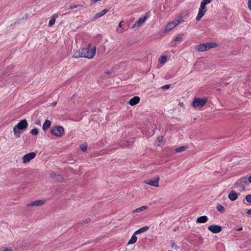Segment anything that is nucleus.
<instances>
[{
	"instance_id": "1",
	"label": "nucleus",
	"mask_w": 251,
	"mask_h": 251,
	"mask_svg": "<svg viewBox=\"0 0 251 251\" xmlns=\"http://www.w3.org/2000/svg\"><path fill=\"white\" fill-rule=\"evenodd\" d=\"M28 123L25 119L21 120L14 127L13 132L17 138L20 137L21 133L25 130L28 126Z\"/></svg>"
},
{
	"instance_id": "2",
	"label": "nucleus",
	"mask_w": 251,
	"mask_h": 251,
	"mask_svg": "<svg viewBox=\"0 0 251 251\" xmlns=\"http://www.w3.org/2000/svg\"><path fill=\"white\" fill-rule=\"evenodd\" d=\"M91 44H89L87 48L82 49L84 58L92 59L96 54V47L93 46L91 48Z\"/></svg>"
},
{
	"instance_id": "3",
	"label": "nucleus",
	"mask_w": 251,
	"mask_h": 251,
	"mask_svg": "<svg viewBox=\"0 0 251 251\" xmlns=\"http://www.w3.org/2000/svg\"><path fill=\"white\" fill-rule=\"evenodd\" d=\"M211 1V0H202L201 1V5L199 9V12L196 19L197 21H200L206 13L207 11L206 5L210 3Z\"/></svg>"
},
{
	"instance_id": "4",
	"label": "nucleus",
	"mask_w": 251,
	"mask_h": 251,
	"mask_svg": "<svg viewBox=\"0 0 251 251\" xmlns=\"http://www.w3.org/2000/svg\"><path fill=\"white\" fill-rule=\"evenodd\" d=\"M50 132L54 136L61 137L64 134V129L62 126H56L52 127Z\"/></svg>"
},
{
	"instance_id": "5",
	"label": "nucleus",
	"mask_w": 251,
	"mask_h": 251,
	"mask_svg": "<svg viewBox=\"0 0 251 251\" xmlns=\"http://www.w3.org/2000/svg\"><path fill=\"white\" fill-rule=\"evenodd\" d=\"M207 100L204 98H195L192 102V105L195 108H201L204 105Z\"/></svg>"
},
{
	"instance_id": "6",
	"label": "nucleus",
	"mask_w": 251,
	"mask_h": 251,
	"mask_svg": "<svg viewBox=\"0 0 251 251\" xmlns=\"http://www.w3.org/2000/svg\"><path fill=\"white\" fill-rule=\"evenodd\" d=\"M248 180L247 179V176H245L241 178L237 181H236L234 184V186L236 188L241 187L242 188L243 190H244L245 189V187L248 183Z\"/></svg>"
},
{
	"instance_id": "7",
	"label": "nucleus",
	"mask_w": 251,
	"mask_h": 251,
	"mask_svg": "<svg viewBox=\"0 0 251 251\" xmlns=\"http://www.w3.org/2000/svg\"><path fill=\"white\" fill-rule=\"evenodd\" d=\"M35 156L36 153L34 152H31L26 154L22 157L23 162L25 164L27 163L34 158Z\"/></svg>"
},
{
	"instance_id": "8",
	"label": "nucleus",
	"mask_w": 251,
	"mask_h": 251,
	"mask_svg": "<svg viewBox=\"0 0 251 251\" xmlns=\"http://www.w3.org/2000/svg\"><path fill=\"white\" fill-rule=\"evenodd\" d=\"M159 179V177L158 176L154 179L145 180L144 183L154 187H158Z\"/></svg>"
},
{
	"instance_id": "9",
	"label": "nucleus",
	"mask_w": 251,
	"mask_h": 251,
	"mask_svg": "<svg viewBox=\"0 0 251 251\" xmlns=\"http://www.w3.org/2000/svg\"><path fill=\"white\" fill-rule=\"evenodd\" d=\"M208 229L214 233H218L222 231V227L220 226L211 225L208 227Z\"/></svg>"
},
{
	"instance_id": "10",
	"label": "nucleus",
	"mask_w": 251,
	"mask_h": 251,
	"mask_svg": "<svg viewBox=\"0 0 251 251\" xmlns=\"http://www.w3.org/2000/svg\"><path fill=\"white\" fill-rule=\"evenodd\" d=\"M188 17V14H185L183 16H180L176 17L175 20L174 22H175L176 25H179L180 24L184 22V20L186 19Z\"/></svg>"
},
{
	"instance_id": "11",
	"label": "nucleus",
	"mask_w": 251,
	"mask_h": 251,
	"mask_svg": "<svg viewBox=\"0 0 251 251\" xmlns=\"http://www.w3.org/2000/svg\"><path fill=\"white\" fill-rule=\"evenodd\" d=\"M146 16H145L144 18H140L137 21L135 22V24L132 26L131 27L133 28L135 27L140 26L146 21Z\"/></svg>"
},
{
	"instance_id": "12",
	"label": "nucleus",
	"mask_w": 251,
	"mask_h": 251,
	"mask_svg": "<svg viewBox=\"0 0 251 251\" xmlns=\"http://www.w3.org/2000/svg\"><path fill=\"white\" fill-rule=\"evenodd\" d=\"M176 26V24L175 22L174 21L169 23L165 27V28L164 29V32H168L170 30L174 28Z\"/></svg>"
},
{
	"instance_id": "13",
	"label": "nucleus",
	"mask_w": 251,
	"mask_h": 251,
	"mask_svg": "<svg viewBox=\"0 0 251 251\" xmlns=\"http://www.w3.org/2000/svg\"><path fill=\"white\" fill-rule=\"evenodd\" d=\"M45 203V201L43 200H37L34 201H32L27 204L28 206H41L44 204Z\"/></svg>"
},
{
	"instance_id": "14",
	"label": "nucleus",
	"mask_w": 251,
	"mask_h": 251,
	"mask_svg": "<svg viewBox=\"0 0 251 251\" xmlns=\"http://www.w3.org/2000/svg\"><path fill=\"white\" fill-rule=\"evenodd\" d=\"M204 45L205 51L208 50L212 48L216 47L218 46L217 43H214V42L207 43L204 44Z\"/></svg>"
},
{
	"instance_id": "15",
	"label": "nucleus",
	"mask_w": 251,
	"mask_h": 251,
	"mask_svg": "<svg viewBox=\"0 0 251 251\" xmlns=\"http://www.w3.org/2000/svg\"><path fill=\"white\" fill-rule=\"evenodd\" d=\"M58 18V14L57 13L54 14L51 17V19H50L49 23V26L51 27L52 25H54L55 22V20L56 19Z\"/></svg>"
},
{
	"instance_id": "16",
	"label": "nucleus",
	"mask_w": 251,
	"mask_h": 251,
	"mask_svg": "<svg viewBox=\"0 0 251 251\" xmlns=\"http://www.w3.org/2000/svg\"><path fill=\"white\" fill-rule=\"evenodd\" d=\"M140 101V98L139 97H134L131 99L129 101V104L133 106L137 104Z\"/></svg>"
},
{
	"instance_id": "17",
	"label": "nucleus",
	"mask_w": 251,
	"mask_h": 251,
	"mask_svg": "<svg viewBox=\"0 0 251 251\" xmlns=\"http://www.w3.org/2000/svg\"><path fill=\"white\" fill-rule=\"evenodd\" d=\"M108 11H109V9H103V10H102L100 13H97L95 15V17H94V19L95 20V19H97L102 17L104 14H105L107 12H108Z\"/></svg>"
},
{
	"instance_id": "18",
	"label": "nucleus",
	"mask_w": 251,
	"mask_h": 251,
	"mask_svg": "<svg viewBox=\"0 0 251 251\" xmlns=\"http://www.w3.org/2000/svg\"><path fill=\"white\" fill-rule=\"evenodd\" d=\"M228 198L231 201H234L238 198V195L234 191H232L228 194Z\"/></svg>"
},
{
	"instance_id": "19",
	"label": "nucleus",
	"mask_w": 251,
	"mask_h": 251,
	"mask_svg": "<svg viewBox=\"0 0 251 251\" xmlns=\"http://www.w3.org/2000/svg\"><path fill=\"white\" fill-rule=\"evenodd\" d=\"M208 220V218L206 216H202L197 218V222L198 223H204Z\"/></svg>"
},
{
	"instance_id": "20",
	"label": "nucleus",
	"mask_w": 251,
	"mask_h": 251,
	"mask_svg": "<svg viewBox=\"0 0 251 251\" xmlns=\"http://www.w3.org/2000/svg\"><path fill=\"white\" fill-rule=\"evenodd\" d=\"M51 125V122L48 120H46L43 124L42 128L44 131H46L48 129Z\"/></svg>"
},
{
	"instance_id": "21",
	"label": "nucleus",
	"mask_w": 251,
	"mask_h": 251,
	"mask_svg": "<svg viewBox=\"0 0 251 251\" xmlns=\"http://www.w3.org/2000/svg\"><path fill=\"white\" fill-rule=\"evenodd\" d=\"M149 229V227L148 226H143V227L139 228V229L137 230L135 232V234H140L141 233L145 232L147 231V230H148Z\"/></svg>"
},
{
	"instance_id": "22",
	"label": "nucleus",
	"mask_w": 251,
	"mask_h": 251,
	"mask_svg": "<svg viewBox=\"0 0 251 251\" xmlns=\"http://www.w3.org/2000/svg\"><path fill=\"white\" fill-rule=\"evenodd\" d=\"M73 57L74 58H79V57H83V55L82 54V50H76L74 52Z\"/></svg>"
},
{
	"instance_id": "23",
	"label": "nucleus",
	"mask_w": 251,
	"mask_h": 251,
	"mask_svg": "<svg viewBox=\"0 0 251 251\" xmlns=\"http://www.w3.org/2000/svg\"><path fill=\"white\" fill-rule=\"evenodd\" d=\"M147 206H142L139 208H138L136 209H135L134 210H133L132 211V213H140V212H141L144 210H145L146 209H147Z\"/></svg>"
},
{
	"instance_id": "24",
	"label": "nucleus",
	"mask_w": 251,
	"mask_h": 251,
	"mask_svg": "<svg viewBox=\"0 0 251 251\" xmlns=\"http://www.w3.org/2000/svg\"><path fill=\"white\" fill-rule=\"evenodd\" d=\"M136 234L135 233L132 235L131 238L128 242V244H132L135 243L137 241V237L136 236Z\"/></svg>"
},
{
	"instance_id": "25",
	"label": "nucleus",
	"mask_w": 251,
	"mask_h": 251,
	"mask_svg": "<svg viewBox=\"0 0 251 251\" xmlns=\"http://www.w3.org/2000/svg\"><path fill=\"white\" fill-rule=\"evenodd\" d=\"M196 49L198 51H201V52L204 51H205V50H204V43L200 44L198 45L196 47Z\"/></svg>"
},
{
	"instance_id": "26",
	"label": "nucleus",
	"mask_w": 251,
	"mask_h": 251,
	"mask_svg": "<svg viewBox=\"0 0 251 251\" xmlns=\"http://www.w3.org/2000/svg\"><path fill=\"white\" fill-rule=\"evenodd\" d=\"M188 148L187 146H183L176 149L175 151L176 152H181Z\"/></svg>"
},
{
	"instance_id": "27",
	"label": "nucleus",
	"mask_w": 251,
	"mask_h": 251,
	"mask_svg": "<svg viewBox=\"0 0 251 251\" xmlns=\"http://www.w3.org/2000/svg\"><path fill=\"white\" fill-rule=\"evenodd\" d=\"M30 133L33 135H37L39 133V130L37 128H34L30 130Z\"/></svg>"
},
{
	"instance_id": "28",
	"label": "nucleus",
	"mask_w": 251,
	"mask_h": 251,
	"mask_svg": "<svg viewBox=\"0 0 251 251\" xmlns=\"http://www.w3.org/2000/svg\"><path fill=\"white\" fill-rule=\"evenodd\" d=\"M80 148L83 151H85L87 149V144L86 143H83L80 146Z\"/></svg>"
},
{
	"instance_id": "29",
	"label": "nucleus",
	"mask_w": 251,
	"mask_h": 251,
	"mask_svg": "<svg viewBox=\"0 0 251 251\" xmlns=\"http://www.w3.org/2000/svg\"><path fill=\"white\" fill-rule=\"evenodd\" d=\"M217 209L220 212L223 213L225 211V208L223 206L220 204H218L217 206Z\"/></svg>"
},
{
	"instance_id": "30",
	"label": "nucleus",
	"mask_w": 251,
	"mask_h": 251,
	"mask_svg": "<svg viewBox=\"0 0 251 251\" xmlns=\"http://www.w3.org/2000/svg\"><path fill=\"white\" fill-rule=\"evenodd\" d=\"M167 60V56L166 55L162 56L160 59V63H164Z\"/></svg>"
},
{
	"instance_id": "31",
	"label": "nucleus",
	"mask_w": 251,
	"mask_h": 251,
	"mask_svg": "<svg viewBox=\"0 0 251 251\" xmlns=\"http://www.w3.org/2000/svg\"><path fill=\"white\" fill-rule=\"evenodd\" d=\"M246 200L247 202L250 203L251 202V195H248L246 196Z\"/></svg>"
},
{
	"instance_id": "32",
	"label": "nucleus",
	"mask_w": 251,
	"mask_h": 251,
	"mask_svg": "<svg viewBox=\"0 0 251 251\" xmlns=\"http://www.w3.org/2000/svg\"><path fill=\"white\" fill-rule=\"evenodd\" d=\"M82 5H73V6H70L69 8H68V9H73L74 8H76L78 7H79V6H81Z\"/></svg>"
},
{
	"instance_id": "33",
	"label": "nucleus",
	"mask_w": 251,
	"mask_h": 251,
	"mask_svg": "<svg viewBox=\"0 0 251 251\" xmlns=\"http://www.w3.org/2000/svg\"><path fill=\"white\" fill-rule=\"evenodd\" d=\"M182 37L181 36H177V37H176L175 39H174V41H182Z\"/></svg>"
},
{
	"instance_id": "34",
	"label": "nucleus",
	"mask_w": 251,
	"mask_h": 251,
	"mask_svg": "<svg viewBox=\"0 0 251 251\" xmlns=\"http://www.w3.org/2000/svg\"><path fill=\"white\" fill-rule=\"evenodd\" d=\"M0 251H12V250L8 248H3L0 249Z\"/></svg>"
},
{
	"instance_id": "35",
	"label": "nucleus",
	"mask_w": 251,
	"mask_h": 251,
	"mask_svg": "<svg viewBox=\"0 0 251 251\" xmlns=\"http://www.w3.org/2000/svg\"><path fill=\"white\" fill-rule=\"evenodd\" d=\"M170 88V85H165L162 87L163 90H167Z\"/></svg>"
},
{
	"instance_id": "36",
	"label": "nucleus",
	"mask_w": 251,
	"mask_h": 251,
	"mask_svg": "<svg viewBox=\"0 0 251 251\" xmlns=\"http://www.w3.org/2000/svg\"><path fill=\"white\" fill-rule=\"evenodd\" d=\"M101 0H91V4L92 5L96 3V2H98V1H101Z\"/></svg>"
},
{
	"instance_id": "37",
	"label": "nucleus",
	"mask_w": 251,
	"mask_h": 251,
	"mask_svg": "<svg viewBox=\"0 0 251 251\" xmlns=\"http://www.w3.org/2000/svg\"><path fill=\"white\" fill-rule=\"evenodd\" d=\"M248 6L249 9L251 10V0H248Z\"/></svg>"
},
{
	"instance_id": "38",
	"label": "nucleus",
	"mask_w": 251,
	"mask_h": 251,
	"mask_svg": "<svg viewBox=\"0 0 251 251\" xmlns=\"http://www.w3.org/2000/svg\"><path fill=\"white\" fill-rule=\"evenodd\" d=\"M163 137L162 136H159L157 138V139L159 142H161L163 141Z\"/></svg>"
},
{
	"instance_id": "39",
	"label": "nucleus",
	"mask_w": 251,
	"mask_h": 251,
	"mask_svg": "<svg viewBox=\"0 0 251 251\" xmlns=\"http://www.w3.org/2000/svg\"><path fill=\"white\" fill-rule=\"evenodd\" d=\"M56 176L55 174L53 172H51L50 174V176L51 177H54L55 176Z\"/></svg>"
},
{
	"instance_id": "40",
	"label": "nucleus",
	"mask_w": 251,
	"mask_h": 251,
	"mask_svg": "<svg viewBox=\"0 0 251 251\" xmlns=\"http://www.w3.org/2000/svg\"><path fill=\"white\" fill-rule=\"evenodd\" d=\"M90 220L89 219H87L85 220V221H84V223L85 224H87V223H88L90 222Z\"/></svg>"
},
{
	"instance_id": "41",
	"label": "nucleus",
	"mask_w": 251,
	"mask_h": 251,
	"mask_svg": "<svg viewBox=\"0 0 251 251\" xmlns=\"http://www.w3.org/2000/svg\"><path fill=\"white\" fill-rule=\"evenodd\" d=\"M124 22L123 21H122L120 22V23L119 24V26L120 27H122V23Z\"/></svg>"
},
{
	"instance_id": "42",
	"label": "nucleus",
	"mask_w": 251,
	"mask_h": 251,
	"mask_svg": "<svg viewBox=\"0 0 251 251\" xmlns=\"http://www.w3.org/2000/svg\"><path fill=\"white\" fill-rule=\"evenodd\" d=\"M247 179H248V182L250 183H251V176L248 177H247Z\"/></svg>"
},
{
	"instance_id": "43",
	"label": "nucleus",
	"mask_w": 251,
	"mask_h": 251,
	"mask_svg": "<svg viewBox=\"0 0 251 251\" xmlns=\"http://www.w3.org/2000/svg\"><path fill=\"white\" fill-rule=\"evenodd\" d=\"M247 214L249 215H251V209L248 210L247 211Z\"/></svg>"
},
{
	"instance_id": "44",
	"label": "nucleus",
	"mask_w": 251,
	"mask_h": 251,
	"mask_svg": "<svg viewBox=\"0 0 251 251\" xmlns=\"http://www.w3.org/2000/svg\"><path fill=\"white\" fill-rule=\"evenodd\" d=\"M242 230V227H240L239 229H238V231H240Z\"/></svg>"
},
{
	"instance_id": "45",
	"label": "nucleus",
	"mask_w": 251,
	"mask_h": 251,
	"mask_svg": "<svg viewBox=\"0 0 251 251\" xmlns=\"http://www.w3.org/2000/svg\"><path fill=\"white\" fill-rule=\"evenodd\" d=\"M106 73L107 74H109L110 73V72H106Z\"/></svg>"
}]
</instances>
